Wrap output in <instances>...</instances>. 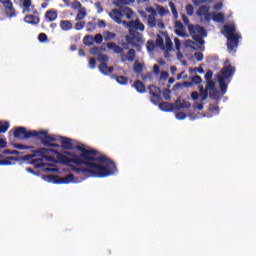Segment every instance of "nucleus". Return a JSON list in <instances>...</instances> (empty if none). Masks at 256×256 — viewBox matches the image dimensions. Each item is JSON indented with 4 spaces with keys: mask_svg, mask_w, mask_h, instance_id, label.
Listing matches in <instances>:
<instances>
[{
    "mask_svg": "<svg viewBox=\"0 0 256 256\" xmlns=\"http://www.w3.org/2000/svg\"><path fill=\"white\" fill-rule=\"evenodd\" d=\"M9 131V122H5L4 124H0V133H7Z\"/></svg>",
    "mask_w": 256,
    "mask_h": 256,
    "instance_id": "obj_46",
    "label": "nucleus"
},
{
    "mask_svg": "<svg viewBox=\"0 0 256 256\" xmlns=\"http://www.w3.org/2000/svg\"><path fill=\"white\" fill-rule=\"evenodd\" d=\"M182 21L184 25H187L188 28H189V25H193L189 23V18L186 15H182Z\"/></svg>",
    "mask_w": 256,
    "mask_h": 256,
    "instance_id": "obj_64",
    "label": "nucleus"
},
{
    "mask_svg": "<svg viewBox=\"0 0 256 256\" xmlns=\"http://www.w3.org/2000/svg\"><path fill=\"white\" fill-rule=\"evenodd\" d=\"M133 87L138 93H145V84L140 80L135 81Z\"/></svg>",
    "mask_w": 256,
    "mask_h": 256,
    "instance_id": "obj_26",
    "label": "nucleus"
},
{
    "mask_svg": "<svg viewBox=\"0 0 256 256\" xmlns=\"http://www.w3.org/2000/svg\"><path fill=\"white\" fill-rule=\"evenodd\" d=\"M98 69L100 71V73H102L103 75H108V69H109V66L107 65V63H101L99 66H98Z\"/></svg>",
    "mask_w": 256,
    "mask_h": 256,
    "instance_id": "obj_35",
    "label": "nucleus"
},
{
    "mask_svg": "<svg viewBox=\"0 0 256 256\" xmlns=\"http://www.w3.org/2000/svg\"><path fill=\"white\" fill-rule=\"evenodd\" d=\"M133 69H134V72L136 73V75H141V73H143V64L136 61L134 63Z\"/></svg>",
    "mask_w": 256,
    "mask_h": 256,
    "instance_id": "obj_32",
    "label": "nucleus"
},
{
    "mask_svg": "<svg viewBox=\"0 0 256 256\" xmlns=\"http://www.w3.org/2000/svg\"><path fill=\"white\" fill-rule=\"evenodd\" d=\"M96 27H99V29H105V27H107V22H105V20H98Z\"/></svg>",
    "mask_w": 256,
    "mask_h": 256,
    "instance_id": "obj_52",
    "label": "nucleus"
},
{
    "mask_svg": "<svg viewBox=\"0 0 256 256\" xmlns=\"http://www.w3.org/2000/svg\"><path fill=\"white\" fill-rule=\"evenodd\" d=\"M235 67H233L231 64L225 65L221 71L220 75L218 76L220 79H231L233 75H235Z\"/></svg>",
    "mask_w": 256,
    "mask_h": 256,
    "instance_id": "obj_10",
    "label": "nucleus"
},
{
    "mask_svg": "<svg viewBox=\"0 0 256 256\" xmlns=\"http://www.w3.org/2000/svg\"><path fill=\"white\" fill-rule=\"evenodd\" d=\"M199 92L194 91L191 93V97L193 101H197V99H201V101H206L207 97H209V91L207 88H204L203 85H199Z\"/></svg>",
    "mask_w": 256,
    "mask_h": 256,
    "instance_id": "obj_9",
    "label": "nucleus"
},
{
    "mask_svg": "<svg viewBox=\"0 0 256 256\" xmlns=\"http://www.w3.org/2000/svg\"><path fill=\"white\" fill-rule=\"evenodd\" d=\"M54 141H47V142H44V147H56L58 148L59 147V144H55L53 143Z\"/></svg>",
    "mask_w": 256,
    "mask_h": 256,
    "instance_id": "obj_56",
    "label": "nucleus"
},
{
    "mask_svg": "<svg viewBox=\"0 0 256 256\" xmlns=\"http://www.w3.org/2000/svg\"><path fill=\"white\" fill-rule=\"evenodd\" d=\"M23 7L26 11H29V7H31V0H24Z\"/></svg>",
    "mask_w": 256,
    "mask_h": 256,
    "instance_id": "obj_62",
    "label": "nucleus"
},
{
    "mask_svg": "<svg viewBox=\"0 0 256 256\" xmlns=\"http://www.w3.org/2000/svg\"><path fill=\"white\" fill-rule=\"evenodd\" d=\"M176 111H181V109H189L191 108V102L181 101V99H177L175 101Z\"/></svg>",
    "mask_w": 256,
    "mask_h": 256,
    "instance_id": "obj_18",
    "label": "nucleus"
},
{
    "mask_svg": "<svg viewBox=\"0 0 256 256\" xmlns=\"http://www.w3.org/2000/svg\"><path fill=\"white\" fill-rule=\"evenodd\" d=\"M83 43H84V45H86L87 47H91V45H93V43H94V38H93V36H91V35L85 36L84 39H83Z\"/></svg>",
    "mask_w": 256,
    "mask_h": 256,
    "instance_id": "obj_33",
    "label": "nucleus"
},
{
    "mask_svg": "<svg viewBox=\"0 0 256 256\" xmlns=\"http://www.w3.org/2000/svg\"><path fill=\"white\" fill-rule=\"evenodd\" d=\"M212 21L215 23H225V14L223 12H211Z\"/></svg>",
    "mask_w": 256,
    "mask_h": 256,
    "instance_id": "obj_19",
    "label": "nucleus"
},
{
    "mask_svg": "<svg viewBox=\"0 0 256 256\" xmlns=\"http://www.w3.org/2000/svg\"><path fill=\"white\" fill-rule=\"evenodd\" d=\"M59 141L61 142L62 149H66L67 151H73L75 146H73V140L71 138L60 136Z\"/></svg>",
    "mask_w": 256,
    "mask_h": 256,
    "instance_id": "obj_14",
    "label": "nucleus"
},
{
    "mask_svg": "<svg viewBox=\"0 0 256 256\" xmlns=\"http://www.w3.org/2000/svg\"><path fill=\"white\" fill-rule=\"evenodd\" d=\"M128 32L129 35L126 36V41L128 45H132V47H140L145 43L143 40V34L138 31H145V24L141 22V20L136 19L128 22Z\"/></svg>",
    "mask_w": 256,
    "mask_h": 256,
    "instance_id": "obj_2",
    "label": "nucleus"
},
{
    "mask_svg": "<svg viewBox=\"0 0 256 256\" xmlns=\"http://www.w3.org/2000/svg\"><path fill=\"white\" fill-rule=\"evenodd\" d=\"M0 3L3 5L7 17L11 18L17 15L11 0H0Z\"/></svg>",
    "mask_w": 256,
    "mask_h": 256,
    "instance_id": "obj_11",
    "label": "nucleus"
},
{
    "mask_svg": "<svg viewBox=\"0 0 256 256\" xmlns=\"http://www.w3.org/2000/svg\"><path fill=\"white\" fill-rule=\"evenodd\" d=\"M205 79H206V82H207V81H212V79H213V71L208 70V71L206 72V74H205Z\"/></svg>",
    "mask_w": 256,
    "mask_h": 256,
    "instance_id": "obj_54",
    "label": "nucleus"
},
{
    "mask_svg": "<svg viewBox=\"0 0 256 256\" xmlns=\"http://www.w3.org/2000/svg\"><path fill=\"white\" fill-rule=\"evenodd\" d=\"M237 29L233 25H224V35L227 38V48L229 53H235V49L239 47V39L241 34L236 33Z\"/></svg>",
    "mask_w": 256,
    "mask_h": 256,
    "instance_id": "obj_3",
    "label": "nucleus"
},
{
    "mask_svg": "<svg viewBox=\"0 0 256 256\" xmlns=\"http://www.w3.org/2000/svg\"><path fill=\"white\" fill-rule=\"evenodd\" d=\"M187 117V114L185 112H178L176 113V119H179L180 121H183Z\"/></svg>",
    "mask_w": 256,
    "mask_h": 256,
    "instance_id": "obj_57",
    "label": "nucleus"
},
{
    "mask_svg": "<svg viewBox=\"0 0 256 256\" xmlns=\"http://www.w3.org/2000/svg\"><path fill=\"white\" fill-rule=\"evenodd\" d=\"M203 17H204V20L206 21V23H209L211 21V19H213V14H211V12H208Z\"/></svg>",
    "mask_w": 256,
    "mask_h": 256,
    "instance_id": "obj_59",
    "label": "nucleus"
},
{
    "mask_svg": "<svg viewBox=\"0 0 256 256\" xmlns=\"http://www.w3.org/2000/svg\"><path fill=\"white\" fill-rule=\"evenodd\" d=\"M173 49V41H171V37L169 35L165 36V44H164V51H172Z\"/></svg>",
    "mask_w": 256,
    "mask_h": 256,
    "instance_id": "obj_28",
    "label": "nucleus"
},
{
    "mask_svg": "<svg viewBox=\"0 0 256 256\" xmlns=\"http://www.w3.org/2000/svg\"><path fill=\"white\" fill-rule=\"evenodd\" d=\"M116 5H131V3H135V0H115Z\"/></svg>",
    "mask_w": 256,
    "mask_h": 256,
    "instance_id": "obj_43",
    "label": "nucleus"
},
{
    "mask_svg": "<svg viewBox=\"0 0 256 256\" xmlns=\"http://www.w3.org/2000/svg\"><path fill=\"white\" fill-rule=\"evenodd\" d=\"M209 97L211 99H219V91H217V88H214L213 90H209Z\"/></svg>",
    "mask_w": 256,
    "mask_h": 256,
    "instance_id": "obj_39",
    "label": "nucleus"
},
{
    "mask_svg": "<svg viewBox=\"0 0 256 256\" xmlns=\"http://www.w3.org/2000/svg\"><path fill=\"white\" fill-rule=\"evenodd\" d=\"M175 27L176 35H178V37H185V26H183V23H181L180 21H176Z\"/></svg>",
    "mask_w": 256,
    "mask_h": 256,
    "instance_id": "obj_21",
    "label": "nucleus"
},
{
    "mask_svg": "<svg viewBox=\"0 0 256 256\" xmlns=\"http://www.w3.org/2000/svg\"><path fill=\"white\" fill-rule=\"evenodd\" d=\"M209 111L211 113H219V106L210 104L209 105Z\"/></svg>",
    "mask_w": 256,
    "mask_h": 256,
    "instance_id": "obj_55",
    "label": "nucleus"
},
{
    "mask_svg": "<svg viewBox=\"0 0 256 256\" xmlns=\"http://www.w3.org/2000/svg\"><path fill=\"white\" fill-rule=\"evenodd\" d=\"M78 21L79 22L75 24V29L76 31H81V29L85 28V21H81V20H78Z\"/></svg>",
    "mask_w": 256,
    "mask_h": 256,
    "instance_id": "obj_47",
    "label": "nucleus"
},
{
    "mask_svg": "<svg viewBox=\"0 0 256 256\" xmlns=\"http://www.w3.org/2000/svg\"><path fill=\"white\" fill-rule=\"evenodd\" d=\"M135 49H129L127 55L122 54L121 55V61L125 63V61H129L130 63H133L135 61Z\"/></svg>",
    "mask_w": 256,
    "mask_h": 256,
    "instance_id": "obj_17",
    "label": "nucleus"
},
{
    "mask_svg": "<svg viewBox=\"0 0 256 256\" xmlns=\"http://www.w3.org/2000/svg\"><path fill=\"white\" fill-rule=\"evenodd\" d=\"M156 46L160 47V49H165V40L161 36H158L156 39Z\"/></svg>",
    "mask_w": 256,
    "mask_h": 256,
    "instance_id": "obj_40",
    "label": "nucleus"
},
{
    "mask_svg": "<svg viewBox=\"0 0 256 256\" xmlns=\"http://www.w3.org/2000/svg\"><path fill=\"white\" fill-rule=\"evenodd\" d=\"M38 41H40V43H45V41H47V34L45 33H40L38 35Z\"/></svg>",
    "mask_w": 256,
    "mask_h": 256,
    "instance_id": "obj_53",
    "label": "nucleus"
},
{
    "mask_svg": "<svg viewBox=\"0 0 256 256\" xmlns=\"http://www.w3.org/2000/svg\"><path fill=\"white\" fill-rule=\"evenodd\" d=\"M96 65H97V60L95 58H91L89 60V67H90V69H95Z\"/></svg>",
    "mask_w": 256,
    "mask_h": 256,
    "instance_id": "obj_58",
    "label": "nucleus"
},
{
    "mask_svg": "<svg viewBox=\"0 0 256 256\" xmlns=\"http://www.w3.org/2000/svg\"><path fill=\"white\" fill-rule=\"evenodd\" d=\"M188 32L193 40L196 41L199 45H205V40L203 37H207V30L199 24L189 25Z\"/></svg>",
    "mask_w": 256,
    "mask_h": 256,
    "instance_id": "obj_6",
    "label": "nucleus"
},
{
    "mask_svg": "<svg viewBox=\"0 0 256 256\" xmlns=\"http://www.w3.org/2000/svg\"><path fill=\"white\" fill-rule=\"evenodd\" d=\"M31 137H35L36 139H39L42 145H45V142L47 141H57V136L49 135V131L47 130H42V131L31 130L30 138Z\"/></svg>",
    "mask_w": 256,
    "mask_h": 256,
    "instance_id": "obj_7",
    "label": "nucleus"
},
{
    "mask_svg": "<svg viewBox=\"0 0 256 256\" xmlns=\"http://www.w3.org/2000/svg\"><path fill=\"white\" fill-rule=\"evenodd\" d=\"M24 21L25 23H28L29 25H39V17L33 15V14H30V15H26L24 17Z\"/></svg>",
    "mask_w": 256,
    "mask_h": 256,
    "instance_id": "obj_20",
    "label": "nucleus"
},
{
    "mask_svg": "<svg viewBox=\"0 0 256 256\" xmlns=\"http://www.w3.org/2000/svg\"><path fill=\"white\" fill-rule=\"evenodd\" d=\"M15 139H20L21 141L25 139H31V130L27 131L25 127H18L14 131Z\"/></svg>",
    "mask_w": 256,
    "mask_h": 256,
    "instance_id": "obj_12",
    "label": "nucleus"
},
{
    "mask_svg": "<svg viewBox=\"0 0 256 256\" xmlns=\"http://www.w3.org/2000/svg\"><path fill=\"white\" fill-rule=\"evenodd\" d=\"M94 43H97V45H101L103 43L104 36L101 35V33L96 34L94 37Z\"/></svg>",
    "mask_w": 256,
    "mask_h": 256,
    "instance_id": "obj_41",
    "label": "nucleus"
},
{
    "mask_svg": "<svg viewBox=\"0 0 256 256\" xmlns=\"http://www.w3.org/2000/svg\"><path fill=\"white\" fill-rule=\"evenodd\" d=\"M191 81H192V85H201V83L203 82V79L201 78V76L195 75L191 78Z\"/></svg>",
    "mask_w": 256,
    "mask_h": 256,
    "instance_id": "obj_37",
    "label": "nucleus"
},
{
    "mask_svg": "<svg viewBox=\"0 0 256 256\" xmlns=\"http://www.w3.org/2000/svg\"><path fill=\"white\" fill-rule=\"evenodd\" d=\"M194 57H195L196 61H201L204 56H203V53H201V52H195Z\"/></svg>",
    "mask_w": 256,
    "mask_h": 256,
    "instance_id": "obj_61",
    "label": "nucleus"
},
{
    "mask_svg": "<svg viewBox=\"0 0 256 256\" xmlns=\"http://www.w3.org/2000/svg\"><path fill=\"white\" fill-rule=\"evenodd\" d=\"M107 49H109V51H113V53H115L116 55H123V51L124 49L117 45L115 42H109L106 44Z\"/></svg>",
    "mask_w": 256,
    "mask_h": 256,
    "instance_id": "obj_15",
    "label": "nucleus"
},
{
    "mask_svg": "<svg viewBox=\"0 0 256 256\" xmlns=\"http://www.w3.org/2000/svg\"><path fill=\"white\" fill-rule=\"evenodd\" d=\"M14 148L15 149H20L21 151H23L24 149H33V146H25L22 144H14Z\"/></svg>",
    "mask_w": 256,
    "mask_h": 256,
    "instance_id": "obj_51",
    "label": "nucleus"
},
{
    "mask_svg": "<svg viewBox=\"0 0 256 256\" xmlns=\"http://www.w3.org/2000/svg\"><path fill=\"white\" fill-rule=\"evenodd\" d=\"M76 150L80 153L67 152L70 158L64 157L63 161L65 165L72 167V171L83 180L88 177H110L117 171V165L107 155L79 145L76 146Z\"/></svg>",
    "mask_w": 256,
    "mask_h": 256,
    "instance_id": "obj_1",
    "label": "nucleus"
},
{
    "mask_svg": "<svg viewBox=\"0 0 256 256\" xmlns=\"http://www.w3.org/2000/svg\"><path fill=\"white\" fill-rule=\"evenodd\" d=\"M11 161H15V157L0 160V165H11Z\"/></svg>",
    "mask_w": 256,
    "mask_h": 256,
    "instance_id": "obj_45",
    "label": "nucleus"
},
{
    "mask_svg": "<svg viewBox=\"0 0 256 256\" xmlns=\"http://www.w3.org/2000/svg\"><path fill=\"white\" fill-rule=\"evenodd\" d=\"M95 7L97 9V13H103V6H101V2H96Z\"/></svg>",
    "mask_w": 256,
    "mask_h": 256,
    "instance_id": "obj_63",
    "label": "nucleus"
},
{
    "mask_svg": "<svg viewBox=\"0 0 256 256\" xmlns=\"http://www.w3.org/2000/svg\"><path fill=\"white\" fill-rule=\"evenodd\" d=\"M225 81H227L225 78L218 77L219 87H220V91H221L222 95H225L227 93L228 86Z\"/></svg>",
    "mask_w": 256,
    "mask_h": 256,
    "instance_id": "obj_25",
    "label": "nucleus"
},
{
    "mask_svg": "<svg viewBox=\"0 0 256 256\" xmlns=\"http://www.w3.org/2000/svg\"><path fill=\"white\" fill-rule=\"evenodd\" d=\"M60 27L63 31H71L73 29V23L70 20H61Z\"/></svg>",
    "mask_w": 256,
    "mask_h": 256,
    "instance_id": "obj_24",
    "label": "nucleus"
},
{
    "mask_svg": "<svg viewBox=\"0 0 256 256\" xmlns=\"http://www.w3.org/2000/svg\"><path fill=\"white\" fill-rule=\"evenodd\" d=\"M209 9V6L202 5L196 11V15L198 17H203L204 15H207L209 13Z\"/></svg>",
    "mask_w": 256,
    "mask_h": 256,
    "instance_id": "obj_27",
    "label": "nucleus"
},
{
    "mask_svg": "<svg viewBox=\"0 0 256 256\" xmlns=\"http://www.w3.org/2000/svg\"><path fill=\"white\" fill-rule=\"evenodd\" d=\"M148 89H149V93L151 95L150 101L154 105H159V103L161 101V88H159L155 85H150L148 87Z\"/></svg>",
    "mask_w": 256,
    "mask_h": 256,
    "instance_id": "obj_8",
    "label": "nucleus"
},
{
    "mask_svg": "<svg viewBox=\"0 0 256 256\" xmlns=\"http://www.w3.org/2000/svg\"><path fill=\"white\" fill-rule=\"evenodd\" d=\"M86 15H87V11L85 10V8H82L78 11L75 20L83 21L85 19Z\"/></svg>",
    "mask_w": 256,
    "mask_h": 256,
    "instance_id": "obj_31",
    "label": "nucleus"
},
{
    "mask_svg": "<svg viewBox=\"0 0 256 256\" xmlns=\"http://www.w3.org/2000/svg\"><path fill=\"white\" fill-rule=\"evenodd\" d=\"M206 83H207L206 84V89L208 91H212L213 89H216L215 88V82H213V80L207 81Z\"/></svg>",
    "mask_w": 256,
    "mask_h": 256,
    "instance_id": "obj_50",
    "label": "nucleus"
},
{
    "mask_svg": "<svg viewBox=\"0 0 256 256\" xmlns=\"http://www.w3.org/2000/svg\"><path fill=\"white\" fill-rule=\"evenodd\" d=\"M95 29H97V22L90 21L87 23L86 31H88V33H93Z\"/></svg>",
    "mask_w": 256,
    "mask_h": 256,
    "instance_id": "obj_34",
    "label": "nucleus"
},
{
    "mask_svg": "<svg viewBox=\"0 0 256 256\" xmlns=\"http://www.w3.org/2000/svg\"><path fill=\"white\" fill-rule=\"evenodd\" d=\"M58 17V14H57V11H53V10H48L46 13H45V18L48 20V21H55Z\"/></svg>",
    "mask_w": 256,
    "mask_h": 256,
    "instance_id": "obj_30",
    "label": "nucleus"
},
{
    "mask_svg": "<svg viewBox=\"0 0 256 256\" xmlns=\"http://www.w3.org/2000/svg\"><path fill=\"white\" fill-rule=\"evenodd\" d=\"M189 76L185 74V71H182L180 72L178 75H177V80L179 81V79H188Z\"/></svg>",
    "mask_w": 256,
    "mask_h": 256,
    "instance_id": "obj_60",
    "label": "nucleus"
},
{
    "mask_svg": "<svg viewBox=\"0 0 256 256\" xmlns=\"http://www.w3.org/2000/svg\"><path fill=\"white\" fill-rule=\"evenodd\" d=\"M133 15H135V12L129 7L122 8L121 10L112 9L109 13V17H111L115 23H118V25H126V27H128L129 22L122 18L126 17V19H133Z\"/></svg>",
    "mask_w": 256,
    "mask_h": 256,
    "instance_id": "obj_4",
    "label": "nucleus"
},
{
    "mask_svg": "<svg viewBox=\"0 0 256 256\" xmlns=\"http://www.w3.org/2000/svg\"><path fill=\"white\" fill-rule=\"evenodd\" d=\"M141 79H143V81H151L153 79V73L148 72L147 74H142Z\"/></svg>",
    "mask_w": 256,
    "mask_h": 256,
    "instance_id": "obj_48",
    "label": "nucleus"
},
{
    "mask_svg": "<svg viewBox=\"0 0 256 256\" xmlns=\"http://www.w3.org/2000/svg\"><path fill=\"white\" fill-rule=\"evenodd\" d=\"M103 49L99 46H93L90 48L91 55H101Z\"/></svg>",
    "mask_w": 256,
    "mask_h": 256,
    "instance_id": "obj_36",
    "label": "nucleus"
},
{
    "mask_svg": "<svg viewBox=\"0 0 256 256\" xmlns=\"http://www.w3.org/2000/svg\"><path fill=\"white\" fill-rule=\"evenodd\" d=\"M158 15H160V17H165V15H169V11L165 9V7L160 6L158 8Z\"/></svg>",
    "mask_w": 256,
    "mask_h": 256,
    "instance_id": "obj_44",
    "label": "nucleus"
},
{
    "mask_svg": "<svg viewBox=\"0 0 256 256\" xmlns=\"http://www.w3.org/2000/svg\"><path fill=\"white\" fill-rule=\"evenodd\" d=\"M194 11H195V8L191 4L186 5L187 15H189L191 17L193 15Z\"/></svg>",
    "mask_w": 256,
    "mask_h": 256,
    "instance_id": "obj_49",
    "label": "nucleus"
},
{
    "mask_svg": "<svg viewBox=\"0 0 256 256\" xmlns=\"http://www.w3.org/2000/svg\"><path fill=\"white\" fill-rule=\"evenodd\" d=\"M104 41H114L117 39V33L106 30L103 32Z\"/></svg>",
    "mask_w": 256,
    "mask_h": 256,
    "instance_id": "obj_23",
    "label": "nucleus"
},
{
    "mask_svg": "<svg viewBox=\"0 0 256 256\" xmlns=\"http://www.w3.org/2000/svg\"><path fill=\"white\" fill-rule=\"evenodd\" d=\"M98 61L100 63H108L109 62V56H107V54H99L98 55Z\"/></svg>",
    "mask_w": 256,
    "mask_h": 256,
    "instance_id": "obj_42",
    "label": "nucleus"
},
{
    "mask_svg": "<svg viewBox=\"0 0 256 256\" xmlns=\"http://www.w3.org/2000/svg\"><path fill=\"white\" fill-rule=\"evenodd\" d=\"M50 179H53L54 183L58 185H69V183H73L75 181V176L73 174H68L65 177L59 178L58 176H49Z\"/></svg>",
    "mask_w": 256,
    "mask_h": 256,
    "instance_id": "obj_13",
    "label": "nucleus"
},
{
    "mask_svg": "<svg viewBox=\"0 0 256 256\" xmlns=\"http://www.w3.org/2000/svg\"><path fill=\"white\" fill-rule=\"evenodd\" d=\"M33 154H28L24 156V161H31L35 157H42L40 161H55V157L51 154L57 153L54 149L49 148H38L32 151Z\"/></svg>",
    "mask_w": 256,
    "mask_h": 256,
    "instance_id": "obj_5",
    "label": "nucleus"
},
{
    "mask_svg": "<svg viewBox=\"0 0 256 256\" xmlns=\"http://www.w3.org/2000/svg\"><path fill=\"white\" fill-rule=\"evenodd\" d=\"M169 7L172 11V15H173L174 19H177V17H179V14L177 12V8L175 7V3L169 2Z\"/></svg>",
    "mask_w": 256,
    "mask_h": 256,
    "instance_id": "obj_38",
    "label": "nucleus"
},
{
    "mask_svg": "<svg viewBox=\"0 0 256 256\" xmlns=\"http://www.w3.org/2000/svg\"><path fill=\"white\" fill-rule=\"evenodd\" d=\"M156 14H157V12H155V10H153L152 14L149 15L147 18L148 27H150V29L157 27V19H155Z\"/></svg>",
    "mask_w": 256,
    "mask_h": 256,
    "instance_id": "obj_22",
    "label": "nucleus"
},
{
    "mask_svg": "<svg viewBox=\"0 0 256 256\" xmlns=\"http://www.w3.org/2000/svg\"><path fill=\"white\" fill-rule=\"evenodd\" d=\"M158 105L161 111H166L167 113L171 111H176L175 102L174 103L160 102Z\"/></svg>",
    "mask_w": 256,
    "mask_h": 256,
    "instance_id": "obj_16",
    "label": "nucleus"
},
{
    "mask_svg": "<svg viewBox=\"0 0 256 256\" xmlns=\"http://www.w3.org/2000/svg\"><path fill=\"white\" fill-rule=\"evenodd\" d=\"M112 79H115L119 85H127V83H129V78L126 76L113 75Z\"/></svg>",
    "mask_w": 256,
    "mask_h": 256,
    "instance_id": "obj_29",
    "label": "nucleus"
}]
</instances>
